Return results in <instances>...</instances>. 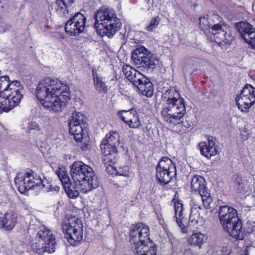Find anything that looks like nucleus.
Returning <instances> with one entry per match:
<instances>
[{"label":"nucleus","instance_id":"c03bdc74","mask_svg":"<svg viewBox=\"0 0 255 255\" xmlns=\"http://www.w3.org/2000/svg\"><path fill=\"white\" fill-rule=\"evenodd\" d=\"M191 62H195V63H201V59L196 58V57H192L191 59Z\"/></svg>","mask_w":255,"mask_h":255},{"label":"nucleus","instance_id":"aec40b11","mask_svg":"<svg viewBox=\"0 0 255 255\" xmlns=\"http://www.w3.org/2000/svg\"><path fill=\"white\" fill-rule=\"evenodd\" d=\"M83 119H81V147L84 150L90 147V138L89 135V126L87 124L88 118L82 115Z\"/></svg>","mask_w":255,"mask_h":255},{"label":"nucleus","instance_id":"de8ad7c7","mask_svg":"<svg viewBox=\"0 0 255 255\" xmlns=\"http://www.w3.org/2000/svg\"><path fill=\"white\" fill-rule=\"evenodd\" d=\"M71 216L74 218H76V216L75 215H74V214H72Z\"/></svg>","mask_w":255,"mask_h":255},{"label":"nucleus","instance_id":"412c9836","mask_svg":"<svg viewBox=\"0 0 255 255\" xmlns=\"http://www.w3.org/2000/svg\"><path fill=\"white\" fill-rule=\"evenodd\" d=\"M224 230L233 238L242 240L245 237V231L242 228V221L240 219L234 222L230 226L224 228Z\"/></svg>","mask_w":255,"mask_h":255},{"label":"nucleus","instance_id":"1a4fd4ad","mask_svg":"<svg viewBox=\"0 0 255 255\" xmlns=\"http://www.w3.org/2000/svg\"><path fill=\"white\" fill-rule=\"evenodd\" d=\"M19 86L10 87L0 96V113L7 112L19 104L22 97Z\"/></svg>","mask_w":255,"mask_h":255},{"label":"nucleus","instance_id":"39448f33","mask_svg":"<svg viewBox=\"0 0 255 255\" xmlns=\"http://www.w3.org/2000/svg\"><path fill=\"white\" fill-rule=\"evenodd\" d=\"M95 28L102 36L111 38L122 27V24L113 9H100L95 14Z\"/></svg>","mask_w":255,"mask_h":255},{"label":"nucleus","instance_id":"20e7f679","mask_svg":"<svg viewBox=\"0 0 255 255\" xmlns=\"http://www.w3.org/2000/svg\"><path fill=\"white\" fill-rule=\"evenodd\" d=\"M14 183L17 186L19 192L22 194L36 187H39L40 189L48 192L55 191L57 193L60 190V187L58 186H53L47 179L44 176L42 178L39 175L32 171L27 172L23 174L18 173L14 178Z\"/></svg>","mask_w":255,"mask_h":255},{"label":"nucleus","instance_id":"ea45409f","mask_svg":"<svg viewBox=\"0 0 255 255\" xmlns=\"http://www.w3.org/2000/svg\"><path fill=\"white\" fill-rule=\"evenodd\" d=\"M116 173L120 176L128 177L131 173L129 171V168L128 166H124L119 168L118 170H116Z\"/></svg>","mask_w":255,"mask_h":255},{"label":"nucleus","instance_id":"2eb2a0df","mask_svg":"<svg viewBox=\"0 0 255 255\" xmlns=\"http://www.w3.org/2000/svg\"><path fill=\"white\" fill-rule=\"evenodd\" d=\"M63 188L68 196L70 198L78 197L79 195L80 188H77L75 182L70 183V179L68 173L64 168H59L56 171Z\"/></svg>","mask_w":255,"mask_h":255},{"label":"nucleus","instance_id":"b1692460","mask_svg":"<svg viewBox=\"0 0 255 255\" xmlns=\"http://www.w3.org/2000/svg\"><path fill=\"white\" fill-rule=\"evenodd\" d=\"M104 155L103 157V163L107 168L110 167L112 170H116V167L114 166L116 163L118 157L117 151H113V150L107 149H101Z\"/></svg>","mask_w":255,"mask_h":255},{"label":"nucleus","instance_id":"0eeeda50","mask_svg":"<svg viewBox=\"0 0 255 255\" xmlns=\"http://www.w3.org/2000/svg\"><path fill=\"white\" fill-rule=\"evenodd\" d=\"M211 19L216 23H213L210 30V37L222 49H226L227 45H230L234 40L231 27L218 14H211Z\"/></svg>","mask_w":255,"mask_h":255},{"label":"nucleus","instance_id":"6e6552de","mask_svg":"<svg viewBox=\"0 0 255 255\" xmlns=\"http://www.w3.org/2000/svg\"><path fill=\"white\" fill-rule=\"evenodd\" d=\"M156 178L161 184H167L176 175L175 164L171 159L163 157L156 166Z\"/></svg>","mask_w":255,"mask_h":255},{"label":"nucleus","instance_id":"58836bf2","mask_svg":"<svg viewBox=\"0 0 255 255\" xmlns=\"http://www.w3.org/2000/svg\"><path fill=\"white\" fill-rule=\"evenodd\" d=\"M231 247L227 245L223 246L222 248L215 249L212 255H230L231 254Z\"/></svg>","mask_w":255,"mask_h":255},{"label":"nucleus","instance_id":"9d476101","mask_svg":"<svg viewBox=\"0 0 255 255\" xmlns=\"http://www.w3.org/2000/svg\"><path fill=\"white\" fill-rule=\"evenodd\" d=\"M99 186V182L93 169L81 162V192L87 193Z\"/></svg>","mask_w":255,"mask_h":255},{"label":"nucleus","instance_id":"e433bc0d","mask_svg":"<svg viewBox=\"0 0 255 255\" xmlns=\"http://www.w3.org/2000/svg\"><path fill=\"white\" fill-rule=\"evenodd\" d=\"M215 23L213 22V20L211 19V15H206L199 18V27L204 32L207 30L210 31L211 27H212V24H213V23Z\"/></svg>","mask_w":255,"mask_h":255},{"label":"nucleus","instance_id":"2f4dec72","mask_svg":"<svg viewBox=\"0 0 255 255\" xmlns=\"http://www.w3.org/2000/svg\"><path fill=\"white\" fill-rule=\"evenodd\" d=\"M192 200H195L198 205H201V201H202L204 207L207 209L210 207V204L213 201L212 198L209 192L208 189L205 191H202V193L201 194H197L193 197Z\"/></svg>","mask_w":255,"mask_h":255},{"label":"nucleus","instance_id":"bb28decb","mask_svg":"<svg viewBox=\"0 0 255 255\" xmlns=\"http://www.w3.org/2000/svg\"><path fill=\"white\" fill-rule=\"evenodd\" d=\"M140 92L147 97H151L153 94V86L149 79L144 76L135 85Z\"/></svg>","mask_w":255,"mask_h":255},{"label":"nucleus","instance_id":"473e14b6","mask_svg":"<svg viewBox=\"0 0 255 255\" xmlns=\"http://www.w3.org/2000/svg\"><path fill=\"white\" fill-rule=\"evenodd\" d=\"M207 236L200 232L194 233L188 238L189 245L199 247L200 248L207 240Z\"/></svg>","mask_w":255,"mask_h":255},{"label":"nucleus","instance_id":"f8f14e48","mask_svg":"<svg viewBox=\"0 0 255 255\" xmlns=\"http://www.w3.org/2000/svg\"><path fill=\"white\" fill-rule=\"evenodd\" d=\"M236 100L239 109L242 112H248L255 103V89L250 85H246Z\"/></svg>","mask_w":255,"mask_h":255},{"label":"nucleus","instance_id":"c9c22d12","mask_svg":"<svg viewBox=\"0 0 255 255\" xmlns=\"http://www.w3.org/2000/svg\"><path fill=\"white\" fill-rule=\"evenodd\" d=\"M146 52H147V49L143 46L136 48L132 52L131 59L134 64H141V60L143 59Z\"/></svg>","mask_w":255,"mask_h":255},{"label":"nucleus","instance_id":"f704fd0d","mask_svg":"<svg viewBox=\"0 0 255 255\" xmlns=\"http://www.w3.org/2000/svg\"><path fill=\"white\" fill-rule=\"evenodd\" d=\"M70 173L77 188H80V162L76 161L71 165Z\"/></svg>","mask_w":255,"mask_h":255},{"label":"nucleus","instance_id":"4be33fe9","mask_svg":"<svg viewBox=\"0 0 255 255\" xmlns=\"http://www.w3.org/2000/svg\"><path fill=\"white\" fill-rule=\"evenodd\" d=\"M17 215L12 210L7 211L0 217V224L7 231L11 230L17 223Z\"/></svg>","mask_w":255,"mask_h":255},{"label":"nucleus","instance_id":"c756f323","mask_svg":"<svg viewBox=\"0 0 255 255\" xmlns=\"http://www.w3.org/2000/svg\"><path fill=\"white\" fill-rule=\"evenodd\" d=\"M63 231L65 233V237L71 245L76 246L80 244L79 234L74 227L70 226L68 227L66 225L63 227Z\"/></svg>","mask_w":255,"mask_h":255},{"label":"nucleus","instance_id":"6ab92c4d","mask_svg":"<svg viewBox=\"0 0 255 255\" xmlns=\"http://www.w3.org/2000/svg\"><path fill=\"white\" fill-rule=\"evenodd\" d=\"M131 249L135 255H157V246L151 241L136 248L132 247Z\"/></svg>","mask_w":255,"mask_h":255},{"label":"nucleus","instance_id":"cd10ccee","mask_svg":"<svg viewBox=\"0 0 255 255\" xmlns=\"http://www.w3.org/2000/svg\"><path fill=\"white\" fill-rule=\"evenodd\" d=\"M79 14L80 12H77L66 23L65 31L70 36H77L80 33V22L78 19H76Z\"/></svg>","mask_w":255,"mask_h":255},{"label":"nucleus","instance_id":"72a5a7b5","mask_svg":"<svg viewBox=\"0 0 255 255\" xmlns=\"http://www.w3.org/2000/svg\"><path fill=\"white\" fill-rule=\"evenodd\" d=\"M20 83L17 81H12L10 83L8 76H4L0 77V96L3 94L4 92L7 91L10 87L19 86Z\"/></svg>","mask_w":255,"mask_h":255},{"label":"nucleus","instance_id":"79ce46f5","mask_svg":"<svg viewBox=\"0 0 255 255\" xmlns=\"http://www.w3.org/2000/svg\"><path fill=\"white\" fill-rule=\"evenodd\" d=\"M247 232L248 233H252L255 231V222L248 221L246 225Z\"/></svg>","mask_w":255,"mask_h":255},{"label":"nucleus","instance_id":"4468645a","mask_svg":"<svg viewBox=\"0 0 255 255\" xmlns=\"http://www.w3.org/2000/svg\"><path fill=\"white\" fill-rule=\"evenodd\" d=\"M218 216L220 223L224 229L240 219L238 216L237 211L228 205L220 207Z\"/></svg>","mask_w":255,"mask_h":255},{"label":"nucleus","instance_id":"423d86ee","mask_svg":"<svg viewBox=\"0 0 255 255\" xmlns=\"http://www.w3.org/2000/svg\"><path fill=\"white\" fill-rule=\"evenodd\" d=\"M171 205L173 206L174 218L177 224L182 229H184L189 224L194 226L199 223H201L203 220V216L201 215L203 210L201 205H198L195 200H192L191 201V209L189 219L184 214L183 205L181 201L174 198Z\"/></svg>","mask_w":255,"mask_h":255},{"label":"nucleus","instance_id":"dca6fc26","mask_svg":"<svg viewBox=\"0 0 255 255\" xmlns=\"http://www.w3.org/2000/svg\"><path fill=\"white\" fill-rule=\"evenodd\" d=\"M120 138V136L118 132L110 131L102 141L101 148L111 149L113 151H117L118 148L123 146Z\"/></svg>","mask_w":255,"mask_h":255},{"label":"nucleus","instance_id":"a878e982","mask_svg":"<svg viewBox=\"0 0 255 255\" xmlns=\"http://www.w3.org/2000/svg\"><path fill=\"white\" fill-rule=\"evenodd\" d=\"M80 115L79 113L76 111L73 112L71 119L69 122V132L73 135L74 138L77 142H80Z\"/></svg>","mask_w":255,"mask_h":255},{"label":"nucleus","instance_id":"a18cd8bd","mask_svg":"<svg viewBox=\"0 0 255 255\" xmlns=\"http://www.w3.org/2000/svg\"><path fill=\"white\" fill-rule=\"evenodd\" d=\"M80 15L81 16H83V18L82 19V22H83V24L82 25H81V27L82 26H83L84 28L86 26L85 25V23H86V17L84 16V15L82 14V13H80Z\"/></svg>","mask_w":255,"mask_h":255},{"label":"nucleus","instance_id":"f03ea898","mask_svg":"<svg viewBox=\"0 0 255 255\" xmlns=\"http://www.w3.org/2000/svg\"><path fill=\"white\" fill-rule=\"evenodd\" d=\"M69 91V88L66 85L48 77L40 81L36 95L45 109L59 112L70 99Z\"/></svg>","mask_w":255,"mask_h":255},{"label":"nucleus","instance_id":"a211bd4d","mask_svg":"<svg viewBox=\"0 0 255 255\" xmlns=\"http://www.w3.org/2000/svg\"><path fill=\"white\" fill-rule=\"evenodd\" d=\"M199 147L201 154L208 159L218 153L217 146L215 145V139L213 137L208 139L207 142H200Z\"/></svg>","mask_w":255,"mask_h":255},{"label":"nucleus","instance_id":"ddd939ff","mask_svg":"<svg viewBox=\"0 0 255 255\" xmlns=\"http://www.w3.org/2000/svg\"><path fill=\"white\" fill-rule=\"evenodd\" d=\"M236 27L242 38L255 49V27L249 22H240L236 23Z\"/></svg>","mask_w":255,"mask_h":255},{"label":"nucleus","instance_id":"f257e3e1","mask_svg":"<svg viewBox=\"0 0 255 255\" xmlns=\"http://www.w3.org/2000/svg\"><path fill=\"white\" fill-rule=\"evenodd\" d=\"M161 97L165 103L160 112L161 117L176 131H186L191 125L184 121L186 109L184 100L179 91L175 88H170L163 92Z\"/></svg>","mask_w":255,"mask_h":255},{"label":"nucleus","instance_id":"a19ab883","mask_svg":"<svg viewBox=\"0 0 255 255\" xmlns=\"http://www.w3.org/2000/svg\"><path fill=\"white\" fill-rule=\"evenodd\" d=\"M159 24V21H157L156 18H152L149 24L146 27V29L149 31H152Z\"/></svg>","mask_w":255,"mask_h":255},{"label":"nucleus","instance_id":"7ed1b4c3","mask_svg":"<svg viewBox=\"0 0 255 255\" xmlns=\"http://www.w3.org/2000/svg\"><path fill=\"white\" fill-rule=\"evenodd\" d=\"M30 237L34 238L35 242L31 245L32 250L38 255L45 253H53L55 251L56 242L52 232L46 227L36 228L33 224H30L28 228Z\"/></svg>","mask_w":255,"mask_h":255},{"label":"nucleus","instance_id":"393cba45","mask_svg":"<svg viewBox=\"0 0 255 255\" xmlns=\"http://www.w3.org/2000/svg\"><path fill=\"white\" fill-rule=\"evenodd\" d=\"M100 66L97 68L94 67L92 69L93 78L95 88L99 93H106L108 88L101 76Z\"/></svg>","mask_w":255,"mask_h":255},{"label":"nucleus","instance_id":"c85d7f7f","mask_svg":"<svg viewBox=\"0 0 255 255\" xmlns=\"http://www.w3.org/2000/svg\"><path fill=\"white\" fill-rule=\"evenodd\" d=\"M123 72L128 80L134 85L141 80L143 76L130 65H123Z\"/></svg>","mask_w":255,"mask_h":255},{"label":"nucleus","instance_id":"4c0bfd02","mask_svg":"<svg viewBox=\"0 0 255 255\" xmlns=\"http://www.w3.org/2000/svg\"><path fill=\"white\" fill-rule=\"evenodd\" d=\"M141 64H154L155 62H158V59L156 55L148 51L145 53L143 59L141 60Z\"/></svg>","mask_w":255,"mask_h":255},{"label":"nucleus","instance_id":"37998d69","mask_svg":"<svg viewBox=\"0 0 255 255\" xmlns=\"http://www.w3.org/2000/svg\"><path fill=\"white\" fill-rule=\"evenodd\" d=\"M28 129L29 130H35L38 131L40 130L39 125L35 122H32L29 124Z\"/></svg>","mask_w":255,"mask_h":255},{"label":"nucleus","instance_id":"09e8293b","mask_svg":"<svg viewBox=\"0 0 255 255\" xmlns=\"http://www.w3.org/2000/svg\"><path fill=\"white\" fill-rule=\"evenodd\" d=\"M123 37H124V38H125V34H124Z\"/></svg>","mask_w":255,"mask_h":255},{"label":"nucleus","instance_id":"7c9ffc66","mask_svg":"<svg viewBox=\"0 0 255 255\" xmlns=\"http://www.w3.org/2000/svg\"><path fill=\"white\" fill-rule=\"evenodd\" d=\"M191 188L192 190L201 194L202 191L208 189L206 186V181L203 177L199 175L194 176L191 181Z\"/></svg>","mask_w":255,"mask_h":255},{"label":"nucleus","instance_id":"5701e85b","mask_svg":"<svg viewBox=\"0 0 255 255\" xmlns=\"http://www.w3.org/2000/svg\"><path fill=\"white\" fill-rule=\"evenodd\" d=\"M75 0H56L53 7L57 14L65 17L69 13V8L72 6Z\"/></svg>","mask_w":255,"mask_h":255},{"label":"nucleus","instance_id":"49530a36","mask_svg":"<svg viewBox=\"0 0 255 255\" xmlns=\"http://www.w3.org/2000/svg\"><path fill=\"white\" fill-rule=\"evenodd\" d=\"M78 220H79V219H78V218H77L76 219V220L75 221V223H77L78 225Z\"/></svg>","mask_w":255,"mask_h":255},{"label":"nucleus","instance_id":"f3484780","mask_svg":"<svg viewBox=\"0 0 255 255\" xmlns=\"http://www.w3.org/2000/svg\"><path fill=\"white\" fill-rule=\"evenodd\" d=\"M119 115L122 120L128 125L130 128H138L141 125L139 116L134 108L127 111H120Z\"/></svg>","mask_w":255,"mask_h":255},{"label":"nucleus","instance_id":"9b49d317","mask_svg":"<svg viewBox=\"0 0 255 255\" xmlns=\"http://www.w3.org/2000/svg\"><path fill=\"white\" fill-rule=\"evenodd\" d=\"M149 232L148 227L142 223H138L132 226L129 233L131 248L150 241Z\"/></svg>","mask_w":255,"mask_h":255}]
</instances>
